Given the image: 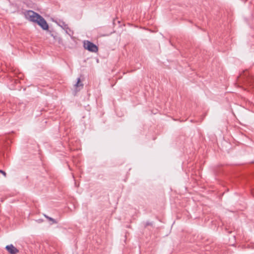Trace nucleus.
Returning a JSON list of instances; mask_svg holds the SVG:
<instances>
[{"instance_id": "nucleus-8", "label": "nucleus", "mask_w": 254, "mask_h": 254, "mask_svg": "<svg viewBox=\"0 0 254 254\" xmlns=\"http://www.w3.org/2000/svg\"><path fill=\"white\" fill-rule=\"evenodd\" d=\"M152 223L151 222H147L145 223V224L144 225V227H146L148 226H152Z\"/></svg>"}, {"instance_id": "nucleus-9", "label": "nucleus", "mask_w": 254, "mask_h": 254, "mask_svg": "<svg viewBox=\"0 0 254 254\" xmlns=\"http://www.w3.org/2000/svg\"><path fill=\"white\" fill-rule=\"evenodd\" d=\"M0 173H1L5 177H6V173L4 171L0 170Z\"/></svg>"}, {"instance_id": "nucleus-5", "label": "nucleus", "mask_w": 254, "mask_h": 254, "mask_svg": "<svg viewBox=\"0 0 254 254\" xmlns=\"http://www.w3.org/2000/svg\"><path fill=\"white\" fill-rule=\"evenodd\" d=\"M5 249L10 254H16L19 252L18 249L14 247L12 244L6 246Z\"/></svg>"}, {"instance_id": "nucleus-7", "label": "nucleus", "mask_w": 254, "mask_h": 254, "mask_svg": "<svg viewBox=\"0 0 254 254\" xmlns=\"http://www.w3.org/2000/svg\"><path fill=\"white\" fill-rule=\"evenodd\" d=\"M44 216L49 221H51L52 222V224H56L57 223V222L56 221L55 219L47 216V215L46 214H44Z\"/></svg>"}, {"instance_id": "nucleus-4", "label": "nucleus", "mask_w": 254, "mask_h": 254, "mask_svg": "<svg viewBox=\"0 0 254 254\" xmlns=\"http://www.w3.org/2000/svg\"><path fill=\"white\" fill-rule=\"evenodd\" d=\"M36 23L38 24L43 30H48L49 25L46 20L42 16H40Z\"/></svg>"}, {"instance_id": "nucleus-2", "label": "nucleus", "mask_w": 254, "mask_h": 254, "mask_svg": "<svg viewBox=\"0 0 254 254\" xmlns=\"http://www.w3.org/2000/svg\"><path fill=\"white\" fill-rule=\"evenodd\" d=\"M25 16L29 21L36 23L41 15L32 10H28L25 14Z\"/></svg>"}, {"instance_id": "nucleus-1", "label": "nucleus", "mask_w": 254, "mask_h": 254, "mask_svg": "<svg viewBox=\"0 0 254 254\" xmlns=\"http://www.w3.org/2000/svg\"><path fill=\"white\" fill-rule=\"evenodd\" d=\"M238 82H242L245 85L254 86V76L247 70H243L238 77Z\"/></svg>"}, {"instance_id": "nucleus-6", "label": "nucleus", "mask_w": 254, "mask_h": 254, "mask_svg": "<svg viewBox=\"0 0 254 254\" xmlns=\"http://www.w3.org/2000/svg\"><path fill=\"white\" fill-rule=\"evenodd\" d=\"M74 86L76 88L79 87H81V88H83V84L81 83V81H80V78H78L77 79V82L74 85Z\"/></svg>"}, {"instance_id": "nucleus-10", "label": "nucleus", "mask_w": 254, "mask_h": 254, "mask_svg": "<svg viewBox=\"0 0 254 254\" xmlns=\"http://www.w3.org/2000/svg\"><path fill=\"white\" fill-rule=\"evenodd\" d=\"M51 36L53 37V38L56 39V36L54 35L53 33H51Z\"/></svg>"}, {"instance_id": "nucleus-3", "label": "nucleus", "mask_w": 254, "mask_h": 254, "mask_svg": "<svg viewBox=\"0 0 254 254\" xmlns=\"http://www.w3.org/2000/svg\"><path fill=\"white\" fill-rule=\"evenodd\" d=\"M83 46L85 49L91 52L96 53L98 50V47L89 41H84Z\"/></svg>"}]
</instances>
